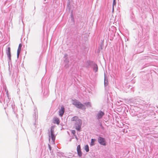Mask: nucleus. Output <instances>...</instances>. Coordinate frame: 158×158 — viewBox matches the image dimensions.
Wrapping results in <instances>:
<instances>
[{"label": "nucleus", "mask_w": 158, "mask_h": 158, "mask_svg": "<svg viewBox=\"0 0 158 158\" xmlns=\"http://www.w3.org/2000/svg\"><path fill=\"white\" fill-rule=\"evenodd\" d=\"M71 121L76 122L75 124V129L77 131H80L81 129L82 124V120L79 119L78 117L75 116L71 118Z\"/></svg>", "instance_id": "f257e3e1"}, {"label": "nucleus", "mask_w": 158, "mask_h": 158, "mask_svg": "<svg viewBox=\"0 0 158 158\" xmlns=\"http://www.w3.org/2000/svg\"><path fill=\"white\" fill-rule=\"evenodd\" d=\"M73 104L77 108L85 109L84 106L80 102L77 100H74L73 102Z\"/></svg>", "instance_id": "f03ea898"}, {"label": "nucleus", "mask_w": 158, "mask_h": 158, "mask_svg": "<svg viewBox=\"0 0 158 158\" xmlns=\"http://www.w3.org/2000/svg\"><path fill=\"white\" fill-rule=\"evenodd\" d=\"M51 131V135L49 136V140L50 141V137L52 139V140L53 143H54V141L55 139V136L54 134V131L53 129L51 128L50 130Z\"/></svg>", "instance_id": "7ed1b4c3"}, {"label": "nucleus", "mask_w": 158, "mask_h": 158, "mask_svg": "<svg viewBox=\"0 0 158 158\" xmlns=\"http://www.w3.org/2000/svg\"><path fill=\"white\" fill-rule=\"evenodd\" d=\"M98 141L100 144L104 146L106 145L105 140L104 138L99 137L98 139Z\"/></svg>", "instance_id": "20e7f679"}, {"label": "nucleus", "mask_w": 158, "mask_h": 158, "mask_svg": "<svg viewBox=\"0 0 158 158\" xmlns=\"http://www.w3.org/2000/svg\"><path fill=\"white\" fill-rule=\"evenodd\" d=\"M6 54L7 55L9 59L10 60H11V55L10 53V47H8L7 48V52H6Z\"/></svg>", "instance_id": "39448f33"}, {"label": "nucleus", "mask_w": 158, "mask_h": 158, "mask_svg": "<svg viewBox=\"0 0 158 158\" xmlns=\"http://www.w3.org/2000/svg\"><path fill=\"white\" fill-rule=\"evenodd\" d=\"M64 108L63 106H62L61 107V109L59 110V115L62 117L64 114Z\"/></svg>", "instance_id": "423d86ee"}, {"label": "nucleus", "mask_w": 158, "mask_h": 158, "mask_svg": "<svg viewBox=\"0 0 158 158\" xmlns=\"http://www.w3.org/2000/svg\"><path fill=\"white\" fill-rule=\"evenodd\" d=\"M104 113L103 112L101 111H99L98 114H97L98 118V119H100L104 115Z\"/></svg>", "instance_id": "0eeeda50"}, {"label": "nucleus", "mask_w": 158, "mask_h": 158, "mask_svg": "<svg viewBox=\"0 0 158 158\" xmlns=\"http://www.w3.org/2000/svg\"><path fill=\"white\" fill-rule=\"evenodd\" d=\"M54 123H56L57 124H59L60 123V121L58 118H54Z\"/></svg>", "instance_id": "6e6552de"}, {"label": "nucleus", "mask_w": 158, "mask_h": 158, "mask_svg": "<svg viewBox=\"0 0 158 158\" xmlns=\"http://www.w3.org/2000/svg\"><path fill=\"white\" fill-rule=\"evenodd\" d=\"M96 141V139H92L91 140V142L90 143V145L91 146H93L94 145V142Z\"/></svg>", "instance_id": "1a4fd4ad"}, {"label": "nucleus", "mask_w": 158, "mask_h": 158, "mask_svg": "<svg viewBox=\"0 0 158 158\" xmlns=\"http://www.w3.org/2000/svg\"><path fill=\"white\" fill-rule=\"evenodd\" d=\"M78 155L80 156L81 157L82 155V153L81 152V150H77Z\"/></svg>", "instance_id": "9d476101"}, {"label": "nucleus", "mask_w": 158, "mask_h": 158, "mask_svg": "<svg viewBox=\"0 0 158 158\" xmlns=\"http://www.w3.org/2000/svg\"><path fill=\"white\" fill-rule=\"evenodd\" d=\"M85 149L86 152H88L89 151V147L88 145H86L85 147Z\"/></svg>", "instance_id": "9b49d317"}, {"label": "nucleus", "mask_w": 158, "mask_h": 158, "mask_svg": "<svg viewBox=\"0 0 158 158\" xmlns=\"http://www.w3.org/2000/svg\"><path fill=\"white\" fill-rule=\"evenodd\" d=\"M22 47V45L21 44H19L17 51L20 52L21 50V48Z\"/></svg>", "instance_id": "f8f14e48"}, {"label": "nucleus", "mask_w": 158, "mask_h": 158, "mask_svg": "<svg viewBox=\"0 0 158 158\" xmlns=\"http://www.w3.org/2000/svg\"><path fill=\"white\" fill-rule=\"evenodd\" d=\"M116 5V0H113V8H112V11H114V6H115Z\"/></svg>", "instance_id": "ddd939ff"}, {"label": "nucleus", "mask_w": 158, "mask_h": 158, "mask_svg": "<svg viewBox=\"0 0 158 158\" xmlns=\"http://www.w3.org/2000/svg\"><path fill=\"white\" fill-rule=\"evenodd\" d=\"M98 70V67L97 65L94 66V70L95 72H96Z\"/></svg>", "instance_id": "4468645a"}, {"label": "nucleus", "mask_w": 158, "mask_h": 158, "mask_svg": "<svg viewBox=\"0 0 158 158\" xmlns=\"http://www.w3.org/2000/svg\"><path fill=\"white\" fill-rule=\"evenodd\" d=\"M108 80H104V85L105 86L108 85Z\"/></svg>", "instance_id": "2eb2a0df"}, {"label": "nucleus", "mask_w": 158, "mask_h": 158, "mask_svg": "<svg viewBox=\"0 0 158 158\" xmlns=\"http://www.w3.org/2000/svg\"><path fill=\"white\" fill-rule=\"evenodd\" d=\"M85 105H86V106H90V107L91 106L90 103L89 102H87L85 103Z\"/></svg>", "instance_id": "dca6fc26"}, {"label": "nucleus", "mask_w": 158, "mask_h": 158, "mask_svg": "<svg viewBox=\"0 0 158 158\" xmlns=\"http://www.w3.org/2000/svg\"><path fill=\"white\" fill-rule=\"evenodd\" d=\"M81 149V147L80 145H78L77 147V150H80Z\"/></svg>", "instance_id": "f3484780"}, {"label": "nucleus", "mask_w": 158, "mask_h": 158, "mask_svg": "<svg viewBox=\"0 0 158 158\" xmlns=\"http://www.w3.org/2000/svg\"><path fill=\"white\" fill-rule=\"evenodd\" d=\"M72 133H73V134L74 135H75L76 133V131L75 130H72Z\"/></svg>", "instance_id": "a211bd4d"}, {"label": "nucleus", "mask_w": 158, "mask_h": 158, "mask_svg": "<svg viewBox=\"0 0 158 158\" xmlns=\"http://www.w3.org/2000/svg\"><path fill=\"white\" fill-rule=\"evenodd\" d=\"M20 52L17 51V56L18 58L19 57V55Z\"/></svg>", "instance_id": "6ab92c4d"}, {"label": "nucleus", "mask_w": 158, "mask_h": 158, "mask_svg": "<svg viewBox=\"0 0 158 158\" xmlns=\"http://www.w3.org/2000/svg\"><path fill=\"white\" fill-rule=\"evenodd\" d=\"M48 147H49L50 150H51V147L50 145L49 144H48Z\"/></svg>", "instance_id": "aec40b11"}]
</instances>
